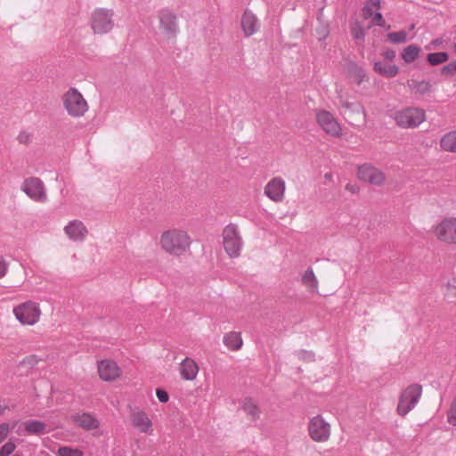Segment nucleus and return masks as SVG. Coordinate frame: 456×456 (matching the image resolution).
Returning <instances> with one entry per match:
<instances>
[{
  "instance_id": "ddd939ff",
  "label": "nucleus",
  "mask_w": 456,
  "mask_h": 456,
  "mask_svg": "<svg viewBox=\"0 0 456 456\" xmlns=\"http://www.w3.org/2000/svg\"><path fill=\"white\" fill-rule=\"evenodd\" d=\"M357 176L361 181L373 185H381L385 181L384 174L370 164H363L359 167Z\"/></svg>"
},
{
  "instance_id": "f3484780",
  "label": "nucleus",
  "mask_w": 456,
  "mask_h": 456,
  "mask_svg": "<svg viewBox=\"0 0 456 456\" xmlns=\"http://www.w3.org/2000/svg\"><path fill=\"white\" fill-rule=\"evenodd\" d=\"M241 28L245 36L249 37L258 29V20L256 15L249 10H246L241 18Z\"/></svg>"
},
{
  "instance_id": "2eb2a0df",
  "label": "nucleus",
  "mask_w": 456,
  "mask_h": 456,
  "mask_svg": "<svg viewBox=\"0 0 456 456\" xmlns=\"http://www.w3.org/2000/svg\"><path fill=\"white\" fill-rule=\"evenodd\" d=\"M285 191V183L280 177L273 178L265 186V193L273 201L279 202L282 200Z\"/></svg>"
},
{
  "instance_id": "1a4fd4ad",
  "label": "nucleus",
  "mask_w": 456,
  "mask_h": 456,
  "mask_svg": "<svg viewBox=\"0 0 456 456\" xmlns=\"http://www.w3.org/2000/svg\"><path fill=\"white\" fill-rule=\"evenodd\" d=\"M308 431L311 438L316 442L327 441L330 437V425L321 415L310 419Z\"/></svg>"
},
{
  "instance_id": "603ef678",
  "label": "nucleus",
  "mask_w": 456,
  "mask_h": 456,
  "mask_svg": "<svg viewBox=\"0 0 456 456\" xmlns=\"http://www.w3.org/2000/svg\"><path fill=\"white\" fill-rule=\"evenodd\" d=\"M454 52L456 53V43L453 45Z\"/></svg>"
},
{
  "instance_id": "09e8293b",
  "label": "nucleus",
  "mask_w": 456,
  "mask_h": 456,
  "mask_svg": "<svg viewBox=\"0 0 456 456\" xmlns=\"http://www.w3.org/2000/svg\"><path fill=\"white\" fill-rule=\"evenodd\" d=\"M441 44H442V39H441V38H436V39H433V40L431 41V45H433L434 47H437V46H439Z\"/></svg>"
},
{
  "instance_id": "412c9836",
  "label": "nucleus",
  "mask_w": 456,
  "mask_h": 456,
  "mask_svg": "<svg viewBox=\"0 0 456 456\" xmlns=\"http://www.w3.org/2000/svg\"><path fill=\"white\" fill-rule=\"evenodd\" d=\"M73 421L86 430L95 429L99 427V421L89 413H83L73 417Z\"/></svg>"
},
{
  "instance_id": "39448f33",
  "label": "nucleus",
  "mask_w": 456,
  "mask_h": 456,
  "mask_svg": "<svg viewBox=\"0 0 456 456\" xmlns=\"http://www.w3.org/2000/svg\"><path fill=\"white\" fill-rule=\"evenodd\" d=\"M224 248L231 257H237L242 246L236 224H230L223 231Z\"/></svg>"
},
{
  "instance_id": "423d86ee",
  "label": "nucleus",
  "mask_w": 456,
  "mask_h": 456,
  "mask_svg": "<svg viewBox=\"0 0 456 456\" xmlns=\"http://www.w3.org/2000/svg\"><path fill=\"white\" fill-rule=\"evenodd\" d=\"M16 319L24 325L35 324L40 315V309L37 303L27 301L13 308Z\"/></svg>"
},
{
  "instance_id": "7c9ffc66",
  "label": "nucleus",
  "mask_w": 456,
  "mask_h": 456,
  "mask_svg": "<svg viewBox=\"0 0 456 456\" xmlns=\"http://www.w3.org/2000/svg\"><path fill=\"white\" fill-rule=\"evenodd\" d=\"M302 282L311 289H316L318 287V281L311 267H309L302 276Z\"/></svg>"
},
{
  "instance_id": "6e6552de",
  "label": "nucleus",
  "mask_w": 456,
  "mask_h": 456,
  "mask_svg": "<svg viewBox=\"0 0 456 456\" xmlns=\"http://www.w3.org/2000/svg\"><path fill=\"white\" fill-rule=\"evenodd\" d=\"M159 19L162 33L167 38H175L179 32L176 14L168 9H163L159 12Z\"/></svg>"
},
{
  "instance_id": "58836bf2",
  "label": "nucleus",
  "mask_w": 456,
  "mask_h": 456,
  "mask_svg": "<svg viewBox=\"0 0 456 456\" xmlns=\"http://www.w3.org/2000/svg\"><path fill=\"white\" fill-rule=\"evenodd\" d=\"M15 449L16 444L10 440L0 448V456H10Z\"/></svg>"
},
{
  "instance_id": "2f4dec72",
  "label": "nucleus",
  "mask_w": 456,
  "mask_h": 456,
  "mask_svg": "<svg viewBox=\"0 0 456 456\" xmlns=\"http://www.w3.org/2000/svg\"><path fill=\"white\" fill-rule=\"evenodd\" d=\"M387 37L392 44H403L407 41V33L404 30L390 32L387 35Z\"/></svg>"
},
{
  "instance_id": "9b49d317",
  "label": "nucleus",
  "mask_w": 456,
  "mask_h": 456,
  "mask_svg": "<svg viewBox=\"0 0 456 456\" xmlns=\"http://www.w3.org/2000/svg\"><path fill=\"white\" fill-rule=\"evenodd\" d=\"M435 232L440 240L456 244V217L444 218Z\"/></svg>"
},
{
  "instance_id": "de8ad7c7",
  "label": "nucleus",
  "mask_w": 456,
  "mask_h": 456,
  "mask_svg": "<svg viewBox=\"0 0 456 456\" xmlns=\"http://www.w3.org/2000/svg\"><path fill=\"white\" fill-rule=\"evenodd\" d=\"M36 362H37V360L35 359L34 355H30V356L27 357L22 362L23 364H28L30 367H33L36 364Z\"/></svg>"
},
{
  "instance_id": "f8f14e48",
  "label": "nucleus",
  "mask_w": 456,
  "mask_h": 456,
  "mask_svg": "<svg viewBox=\"0 0 456 456\" xmlns=\"http://www.w3.org/2000/svg\"><path fill=\"white\" fill-rule=\"evenodd\" d=\"M317 122L327 134L334 137L341 135V127L332 114L327 110L317 113Z\"/></svg>"
},
{
  "instance_id": "72a5a7b5",
  "label": "nucleus",
  "mask_w": 456,
  "mask_h": 456,
  "mask_svg": "<svg viewBox=\"0 0 456 456\" xmlns=\"http://www.w3.org/2000/svg\"><path fill=\"white\" fill-rule=\"evenodd\" d=\"M295 354L298 358V360L305 362H313L315 361V354L313 351H307L305 349H301L295 352Z\"/></svg>"
},
{
  "instance_id": "c9c22d12",
  "label": "nucleus",
  "mask_w": 456,
  "mask_h": 456,
  "mask_svg": "<svg viewBox=\"0 0 456 456\" xmlns=\"http://www.w3.org/2000/svg\"><path fill=\"white\" fill-rule=\"evenodd\" d=\"M350 73L357 78V84L360 85L365 78L364 69L357 64H353L350 69Z\"/></svg>"
},
{
  "instance_id": "a19ab883",
  "label": "nucleus",
  "mask_w": 456,
  "mask_h": 456,
  "mask_svg": "<svg viewBox=\"0 0 456 456\" xmlns=\"http://www.w3.org/2000/svg\"><path fill=\"white\" fill-rule=\"evenodd\" d=\"M156 395L160 403H166L169 400L168 393L162 387H158L156 389Z\"/></svg>"
},
{
  "instance_id": "7ed1b4c3",
  "label": "nucleus",
  "mask_w": 456,
  "mask_h": 456,
  "mask_svg": "<svg viewBox=\"0 0 456 456\" xmlns=\"http://www.w3.org/2000/svg\"><path fill=\"white\" fill-rule=\"evenodd\" d=\"M425 119V111L419 108H406L395 114L396 125L403 128L417 127Z\"/></svg>"
},
{
  "instance_id": "8fccbe9b",
  "label": "nucleus",
  "mask_w": 456,
  "mask_h": 456,
  "mask_svg": "<svg viewBox=\"0 0 456 456\" xmlns=\"http://www.w3.org/2000/svg\"><path fill=\"white\" fill-rule=\"evenodd\" d=\"M346 190H349L352 192H355L354 187L350 184H346Z\"/></svg>"
},
{
  "instance_id": "bb28decb",
  "label": "nucleus",
  "mask_w": 456,
  "mask_h": 456,
  "mask_svg": "<svg viewBox=\"0 0 456 456\" xmlns=\"http://www.w3.org/2000/svg\"><path fill=\"white\" fill-rule=\"evenodd\" d=\"M449 58L450 56L447 52L429 53L427 54V62L430 66L435 67L445 63Z\"/></svg>"
},
{
  "instance_id": "864d4df0",
  "label": "nucleus",
  "mask_w": 456,
  "mask_h": 456,
  "mask_svg": "<svg viewBox=\"0 0 456 456\" xmlns=\"http://www.w3.org/2000/svg\"><path fill=\"white\" fill-rule=\"evenodd\" d=\"M12 456H23V455H21V454H14Z\"/></svg>"
},
{
  "instance_id": "c85d7f7f",
  "label": "nucleus",
  "mask_w": 456,
  "mask_h": 456,
  "mask_svg": "<svg viewBox=\"0 0 456 456\" xmlns=\"http://www.w3.org/2000/svg\"><path fill=\"white\" fill-rule=\"evenodd\" d=\"M242 409L251 417L252 420H256L259 418L260 410L251 398H245Z\"/></svg>"
},
{
  "instance_id": "473e14b6",
  "label": "nucleus",
  "mask_w": 456,
  "mask_h": 456,
  "mask_svg": "<svg viewBox=\"0 0 456 456\" xmlns=\"http://www.w3.org/2000/svg\"><path fill=\"white\" fill-rule=\"evenodd\" d=\"M351 33L354 39L364 41L366 32L359 21H355L351 25Z\"/></svg>"
},
{
  "instance_id": "79ce46f5",
  "label": "nucleus",
  "mask_w": 456,
  "mask_h": 456,
  "mask_svg": "<svg viewBox=\"0 0 456 456\" xmlns=\"http://www.w3.org/2000/svg\"><path fill=\"white\" fill-rule=\"evenodd\" d=\"M316 33L318 35V40L322 42L328 37L330 31L327 27L322 26L316 28Z\"/></svg>"
},
{
  "instance_id": "6ab92c4d",
  "label": "nucleus",
  "mask_w": 456,
  "mask_h": 456,
  "mask_svg": "<svg viewBox=\"0 0 456 456\" xmlns=\"http://www.w3.org/2000/svg\"><path fill=\"white\" fill-rule=\"evenodd\" d=\"M131 421L133 426L141 432L146 433L151 427V420L142 411H134L131 414Z\"/></svg>"
},
{
  "instance_id": "aec40b11",
  "label": "nucleus",
  "mask_w": 456,
  "mask_h": 456,
  "mask_svg": "<svg viewBox=\"0 0 456 456\" xmlns=\"http://www.w3.org/2000/svg\"><path fill=\"white\" fill-rule=\"evenodd\" d=\"M199 371L197 363L191 358L186 357L180 364V373L183 379H195Z\"/></svg>"
},
{
  "instance_id": "49530a36",
  "label": "nucleus",
  "mask_w": 456,
  "mask_h": 456,
  "mask_svg": "<svg viewBox=\"0 0 456 456\" xmlns=\"http://www.w3.org/2000/svg\"><path fill=\"white\" fill-rule=\"evenodd\" d=\"M7 272V264L5 261L1 258L0 259V279L3 278Z\"/></svg>"
},
{
  "instance_id": "9d476101",
  "label": "nucleus",
  "mask_w": 456,
  "mask_h": 456,
  "mask_svg": "<svg viewBox=\"0 0 456 456\" xmlns=\"http://www.w3.org/2000/svg\"><path fill=\"white\" fill-rule=\"evenodd\" d=\"M21 189L29 198L36 201L45 202L46 200L44 183L37 177L25 179Z\"/></svg>"
},
{
  "instance_id": "4468645a",
  "label": "nucleus",
  "mask_w": 456,
  "mask_h": 456,
  "mask_svg": "<svg viewBox=\"0 0 456 456\" xmlns=\"http://www.w3.org/2000/svg\"><path fill=\"white\" fill-rule=\"evenodd\" d=\"M98 373L102 380L110 382L119 376V367L112 360H102L98 362Z\"/></svg>"
},
{
  "instance_id": "c03bdc74",
  "label": "nucleus",
  "mask_w": 456,
  "mask_h": 456,
  "mask_svg": "<svg viewBox=\"0 0 456 456\" xmlns=\"http://www.w3.org/2000/svg\"><path fill=\"white\" fill-rule=\"evenodd\" d=\"M382 55L387 61H392L395 58L396 53L393 49H387L382 53Z\"/></svg>"
},
{
  "instance_id": "e433bc0d",
  "label": "nucleus",
  "mask_w": 456,
  "mask_h": 456,
  "mask_svg": "<svg viewBox=\"0 0 456 456\" xmlns=\"http://www.w3.org/2000/svg\"><path fill=\"white\" fill-rule=\"evenodd\" d=\"M370 18L371 24L374 26L386 28L387 29H389L391 28L390 25H387L382 13L379 12H373V15Z\"/></svg>"
},
{
  "instance_id": "a211bd4d",
  "label": "nucleus",
  "mask_w": 456,
  "mask_h": 456,
  "mask_svg": "<svg viewBox=\"0 0 456 456\" xmlns=\"http://www.w3.org/2000/svg\"><path fill=\"white\" fill-rule=\"evenodd\" d=\"M407 86L418 97H423L427 94H431L434 91V88L430 81L425 79L420 81L417 79L408 80Z\"/></svg>"
},
{
  "instance_id": "dca6fc26",
  "label": "nucleus",
  "mask_w": 456,
  "mask_h": 456,
  "mask_svg": "<svg viewBox=\"0 0 456 456\" xmlns=\"http://www.w3.org/2000/svg\"><path fill=\"white\" fill-rule=\"evenodd\" d=\"M66 234L72 240H84L88 231L80 220L70 221L64 228Z\"/></svg>"
},
{
  "instance_id": "0eeeda50",
  "label": "nucleus",
  "mask_w": 456,
  "mask_h": 456,
  "mask_svg": "<svg viewBox=\"0 0 456 456\" xmlns=\"http://www.w3.org/2000/svg\"><path fill=\"white\" fill-rule=\"evenodd\" d=\"M112 11L100 8L96 9L91 18V25L94 33L103 34L109 32L113 27Z\"/></svg>"
},
{
  "instance_id": "a878e982",
  "label": "nucleus",
  "mask_w": 456,
  "mask_h": 456,
  "mask_svg": "<svg viewBox=\"0 0 456 456\" xmlns=\"http://www.w3.org/2000/svg\"><path fill=\"white\" fill-rule=\"evenodd\" d=\"M224 344L232 350H238L242 346V339L239 333L229 332L224 336Z\"/></svg>"
},
{
  "instance_id": "f257e3e1",
  "label": "nucleus",
  "mask_w": 456,
  "mask_h": 456,
  "mask_svg": "<svg viewBox=\"0 0 456 456\" xmlns=\"http://www.w3.org/2000/svg\"><path fill=\"white\" fill-rule=\"evenodd\" d=\"M160 243L167 252L180 256L189 248L191 239L183 231L172 230L162 234Z\"/></svg>"
},
{
  "instance_id": "c756f323",
  "label": "nucleus",
  "mask_w": 456,
  "mask_h": 456,
  "mask_svg": "<svg viewBox=\"0 0 456 456\" xmlns=\"http://www.w3.org/2000/svg\"><path fill=\"white\" fill-rule=\"evenodd\" d=\"M381 8L380 0H367L364 4V6L362 10V17L365 20L370 19L373 12H375L373 10H379Z\"/></svg>"
},
{
  "instance_id": "4be33fe9",
  "label": "nucleus",
  "mask_w": 456,
  "mask_h": 456,
  "mask_svg": "<svg viewBox=\"0 0 456 456\" xmlns=\"http://www.w3.org/2000/svg\"><path fill=\"white\" fill-rule=\"evenodd\" d=\"M373 70L386 78L395 77L398 72L399 68L396 65L384 64L382 61H375Z\"/></svg>"
},
{
  "instance_id": "4c0bfd02",
  "label": "nucleus",
  "mask_w": 456,
  "mask_h": 456,
  "mask_svg": "<svg viewBox=\"0 0 456 456\" xmlns=\"http://www.w3.org/2000/svg\"><path fill=\"white\" fill-rule=\"evenodd\" d=\"M59 456H83V453L78 449H72L68 446L60 447L58 450Z\"/></svg>"
},
{
  "instance_id": "f03ea898",
  "label": "nucleus",
  "mask_w": 456,
  "mask_h": 456,
  "mask_svg": "<svg viewBox=\"0 0 456 456\" xmlns=\"http://www.w3.org/2000/svg\"><path fill=\"white\" fill-rule=\"evenodd\" d=\"M422 395V386L417 383L408 386L401 394L397 404V413L404 417L418 403Z\"/></svg>"
},
{
  "instance_id": "ea45409f",
  "label": "nucleus",
  "mask_w": 456,
  "mask_h": 456,
  "mask_svg": "<svg viewBox=\"0 0 456 456\" xmlns=\"http://www.w3.org/2000/svg\"><path fill=\"white\" fill-rule=\"evenodd\" d=\"M447 420L450 424L456 425V395L447 412Z\"/></svg>"
},
{
  "instance_id": "5701e85b",
  "label": "nucleus",
  "mask_w": 456,
  "mask_h": 456,
  "mask_svg": "<svg viewBox=\"0 0 456 456\" xmlns=\"http://www.w3.org/2000/svg\"><path fill=\"white\" fill-rule=\"evenodd\" d=\"M340 104L344 110V115L347 116L348 118H353L354 115H365L363 106L358 102H349L347 101L340 99Z\"/></svg>"
},
{
  "instance_id": "f704fd0d",
  "label": "nucleus",
  "mask_w": 456,
  "mask_h": 456,
  "mask_svg": "<svg viewBox=\"0 0 456 456\" xmlns=\"http://www.w3.org/2000/svg\"><path fill=\"white\" fill-rule=\"evenodd\" d=\"M440 74L446 77H451L452 76H455L456 75V60L444 65L440 69Z\"/></svg>"
},
{
  "instance_id": "393cba45",
  "label": "nucleus",
  "mask_w": 456,
  "mask_h": 456,
  "mask_svg": "<svg viewBox=\"0 0 456 456\" xmlns=\"http://www.w3.org/2000/svg\"><path fill=\"white\" fill-rule=\"evenodd\" d=\"M420 51L421 48L419 45H409L401 53V57L406 63H411L418 59Z\"/></svg>"
},
{
  "instance_id": "3c124183",
  "label": "nucleus",
  "mask_w": 456,
  "mask_h": 456,
  "mask_svg": "<svg viewBox=\"0 0 456 456\" xmlns=\"http://www.w3.org/2000/svg\"><path fill=\"white\" fill-rule=\"evenodd\" d=\"M447 287L448 289H452L453 290H456V287L455 286H452L449 282L447 283Z\"/></svg>"
},
{
  "instance_id": "cd10ccee",
  "label": "nucleus",
  "mask_w": 456,
  "mask_h": 456,
  "mask_svg": "<svg viewBox=\"0 0 456 456\" xmlns=\"http://www.w3.org/2000/svg\"><path fill=\"white\" fill-rule=\"evenodd\" d=\"M440 145L446 151L456 152V130L444 135Z\"/></svg>"
},
{
  "instance_id": "a18cd8bd",
  "label": "nucleus",
  "mask_w": 456,
  "mask_h": 456,
  "mask_svg": "<svg viewBox=\"0 0 456 456\" xmlns=\"http://www.w3.org/2000/svg\"><path fill=\"white\" fill-rule=\"evenodd\" d=\"M18 141L20 143L27 144L29 142V134L26 132H20L18 135Z\"/></svg>"
},
{
  "instance_id": "37998d69",
  "label": "nucleus",
  "mask_w": 456,
  "mask_h": 456,
  "mask_svg": "<svg viewBox=\"0 0 456 456\" xmlns=\"http://www.w3.org/2000/svg\"><path fill=\"white\" fill-rule=\"evenodd\" d=\"M10 431L8 423L0 424V444L7 437Z\"/></svg>"
},
{
  "instance_id": "20e7f679",
  "label": "nucleus",
  "mask_w": 456,
  "mask_h": 456,
  "mask_svg": "<svg viewBox=\"0 0 456 456\" xmlns=\"http://www.w3.org/2000/svg\"><path fill=\"white\" fill-rule=\"evenodd\" d=\"M63 104L72 117H81L88 109L86 101L76 88H70L64 94Z\"/></svg>"
},
{
  "instance_id": "b1692460",
  "label": "nucleus",
  "mask_w": 456,
  "mask_h": 456,
  "mask_svg": "<svg viewBox=\"0 0 456 456\" xmlns=\"http://www.w3.org/2000/svg\"><path fill=\"white\" fill-rule=\"evenodd\" d=\"M25 430L28 435L41 436L46 433V425L36 419L25 422Z\"/></svg>"
}]
</instances>
